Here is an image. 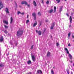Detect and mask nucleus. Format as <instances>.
<instances>
[{
    "mask_svg": "<svg viewBox=\"0 0 74 74\" xmlns=\"http://www.w3.org/2000/svg\"><path fill=\"white\" fill-rule=\"evenodd\" d=\"M68 56L69 58L70 59H72V56H71L70 54H69Z\"/></svg>",
    "mask_w": 74,
    "mask_h": 74,
    "instance_id": "nucleus-9",
    "label": "nucleus"
},
{
    "mask_svg": "<svg viewBox=\"0 0 74 74\" xmlns=\"http://www.w3.org/2000/svg\"><path fill=\"white\" fill-rule=\"evenodd\" d=\"M68 39H70V37H68Z\"/></svg>",
    "mask_w": 74,
    "mask_h": 74,
    "instance_id": "nucleus-51",
    "label": "nucleus"
},
{
    "mask_svg": "<svg viewBox=\"0 0 74 74\" xmlns=\"http://www.w3.org/2000/svg\"><path fill=\"white\" fill-rule=\"evenodd\" d=\"M62 11V8H61L60 9V12H61V11Z\"/></svg>",
    "mask_w": 74,
    "mask_h": 74,
    "instance_id": "nucleus-29",
    "label": "nucleus"
},
{
    "mask_svg": "<svg viewBox=\"0 0 74 74\" xmlns=\"http://www.w3.org/2000/svg\"><path fill=\"white\" fill-rule=\"evenodd\" d=\"M15 4L17 6V5L16 4V2H15Z\"/></svg>",
    "mask_w": 74,
    "mask_h": 74,
    "instance_id": "nucleus-47",
    "label": "nucleus"
},
{
    "mask_svg": "<svg viewBox=\"0 0 74 74\" xmlns=\"http://www.w3.org/2000/svg\"><path fill=\"white\" fill-rule=\"evenodd\" d=\"M70 63H72V61H70Z\"/></svg>",
    "mask_w": 74,
    "mask_h": 74,
    "instance_id": "nucleus-48",
    "label": "nucleus"
},
{
    "mask_svg": "<svg viewBox=\"0 0 74 74\" xmlns=\"http://www.w3.org/2000/svg\"><path fill=\"white\" fill-rule=\"evenodd\" d=\"M65 1H67L66 0H65Z\"/></svg>",
    "mask_w": 74,
    "mask_h": 74,
    "instance_id": "nucleus-56",
    "label": "nucleus"
},
{
    "mask_svg": "<svg viewBox=\"0 0 74 74\" xmlns=\"http://www.w3.org/2000/svg\"><path fill=\"white\" fill-rule=\"evenodd\" d=\"M69 27H71V25H69Z\"/></svg>",
    "mask_w": 74,
    "mask_h": 74,
    "instance_id": "nucleus-44",
    "label": "nucleus"
},
{
    "mask_svg": "<svg viewBox=\"0 0 74 74\" xmlns=\"http://www.w3.org/2000/svg\"><path fill=\"white\" fill-rule=\"evenodd\" d=\"M32 60L34 62H35L36 61V58L34 57V56L32 55Z\"/></svg>",
    "mask_w": 74,
    "mask_h": 74,
    "instance_id": "nucleus-4",
    "label": "nucleus"
},
{
    "mask_svg": "<svg viewBox=\"0 0 74 74\" xmlns=\"http://www.w3.org/2000/svg\"><path fill=\"white\" fill-rule=\"evenodd\" d=\"M73 13H72L71 14V15H73Z\"/></svg>",
    "mask_w": 74,
    "mask_h": 74,
    "instance_id": "nucleus-49",
    "label": "nucleus"
},
{
    "mask_svg": "<svg viewBox=\"0 0 74 74\" xmlns=\"http://www.w3.org/2000/svg\"><path fill=\"white\" fill-rule=\"evenodd\" d=\"M3 22L4 23L6 24V25H8V22L6 21H3Z\"/></svg>",
    "mask_w": 74,
    "mask_h": 74,
    "instance_id": "nucleus-13",
    "label": "nucleus"
},
{
    "mask_svg": "<svg viewBox=\"0 0 74 74\" xmlns=\"http://www.w3.org/2000/svg\"><path fill=\"white\" fill-rule=\"evenodd\" d=\"M71 74H73V72L72 71H71Z\"/></svg>",
    "mask_w": 74,
    "mask_h": 74,
    "instance_id": "nucleus-52",
    "label": "nucleus"
},
{
    "mask_svg": "<svg viewBox=\"0 0 74 74\" xmlns=\"http://www.w3.org/2000/svg\"><path fill=\"white\" fill-rule=\"evenodd\" d=\"M72 38H73V39H74V36L73 35H72Z\"/></svg>",
    "mask_w": 74,
    "mask_h": 74,
    "instance_id": "nucleus-38",
    "label": "nucleus"
},
{
    "mask_svg": "<svg viewBox=\"0 0 74 74\" xmlns=\"http://www.w3.org/2000/svg\"><path fill=\"white\" fill-rule=\"evenodd\" d=\"M53 69H55V67H53Z\"/></svg>",
    "mask_w": 74,
    "mask_h": 74,
    "instance_id": "nucleus-55",
    "label": "nucleus"
},
{
    "mask_svg": "<svg viewBox=\"0 0 74 74\" xmlns=\"http://www.w3.org/2000/svg\"><path fill=\"white\" fill-rule=\"evenodd\" d=\"M69 20L70 21V23H72V18H71V16H70V18H69Z\"/></svg>",
    "mask_w": 74,
    "mask_h": 74,
    "instance_id": "nucleus-14",
    "label": "nucleus"
},
{
    "mask_svg": "<svg viewBox=\"0 0 74 74\" xmlns=\"http://www.w3.org/2000/svg\"><path fill=\"white\" fill-rule=\"evenodd\" d=\"M32 16L34 17V20H36V13H34L32 14Z\"/></svg>",
    "mask_w": 74,
    "mask_h": 74,
    "instance_id": "nucleus-3",
    "label": "nucleus"
},
{
    "mask_svg": "<svg viewBox=\"0 0 74 74\" xmlns=\"http://www.w3.org/2000/svg\"><path fill=\"white\" fill-rule=\"evenodd\" d=\"M68 46H69V47H70V46H71L70 44H69L68 45Z\"/></svg>",
    "mask_w": 74,
    "mask_h": 74,
    "instance_id": "nucleus-37",
    "label": "nucleus"
},
{
    "mask_svg": "<svg viewBox=\"0 0 74 74\" xmlns=\"http://www.w3.org/2000/svg\"><path fill=\"white\" fill-rule=\"evenodd\" d=\"M10 20V23H12V21H13V18H12V17H11Z\"/></svg>",
    "mask_w": 74,
    "mask_h": 74,
    "instance_id": "nucleus-18",
    "label": "nucleus"
},
{
    "mask_svg": "<svg viewBox=\"0 0 74 74\" xmlns=\"http://www.w3.org/2000/svg\"><path fill=\"white\" fill-rule=\"evenodd\" d=\"M49 1H47V2H46V3L47 4H49Z\"/></svg>",
    "mask_w": 74,
    "mask_h": 74,
    "instance_id": "nucleus-28",
    "label": "nucleus"
},
{
    "mask_svg": "<svg viewBox=\"0 0 74 74\" xmlns=\"http://www.w3.org/2000/svg\"><path fill=\"white\" fill-rule=\"evenodd\" d=\"M19 7H21V6H20Z\"/></svg>",
    "mask_w": 74,
    "mask_h": 74,
    "instance_id": "nucleus-57",
    "label": "nucleus"
},
{
    "mask_svg": "<svg viewBox=\"0 0 74 74\" xmlns=\"http://www.w3.org/2000/svg\"><path fill=\"white\" fill-rule=\"evenodd\" d=\"M5 11L6 12L8 13V14L9 13V12L8 11V8H6Z\"/></svg>",
    "mask_w": 74,
    "mask_h": 74,
    "instance_id": "nucleus-11",
    "label": "nucleus"
},
{
    "mask_svg": "<svg viewBox=\"0 0 74 74\" xmlns=\"http://www.w3.org/2000/svg\"><path fill=\"white\" fill-rule=\"evenodd\" d=\"M42 4H44V2L42 0Z\"/></svg>",
    "mask_w": 74,
    "mask_h": 74,
    "instance_id": "nucleus-40",
    "label": "nucleus"
},
{
    "mask_svg": "<svg viewBox=\"0 0 74 74\" xmlns=\"http://www.w3.org/2000/svg\"><path fill=\"white\" fill-rule=\"evenodd\" d=\"M11 0L12 1L13 0Z\"/></svg>",
    "mask_w": 74,
    "mask_h": 74,
    "instance_id": "nucleus-58",
    "label": "nucleus"
},
{
    "mask_svg": "<svg viewBox=\"0 0 74 74\" xmlns=\"http://www.w3.org/2000/svg\"><path fill=\"white\" fill-rule=\"evenodd\" d=\"M54 10H56V7H55V6L54 7Z\"/></svg>",
    "mask_w": 74,
    "mask_h": 74,
    "instance_id": "nucleus-35",
    "label": "nucleus"
},
{
    "mask_svg": "<svg viewBox=\"0 0 74 74\" xmlns=\"http://www.w3.org/2000/svg\"><path fill=\"white\" fill-rule=\"evenodd\" d=\"M56 1L58 3H59L60 2V0H56Z\"/></svg>",
    "mask_w": 74,
    "mask_h": 74,
    "instance_id": "nucleus-26",
    "label": "nucleus"
},
{
    "mask_svg": "<svg viewBox=\"0 0 74 74\" xmlns=\"http://www.w3.org/2000/svg\"><path fill=\"white\" fill-rule=\"evenodd\" d=\"M3 4L2 3V1H0V10H1V8H3Z\"/></svg>",
    "mask_w": 74,
    "mask_h": 74,
    "instance_id": "nucleus-2",
    "label": "nucleus"
},
{
    "mask_svg": "<svg viewBox=\"0 0 74 74\" xmlns=\"http://www.w3.org/2000/svg\"><path fill=\"white\" fill-rule=\"evenodd\" d=\"M3 40H4V38H3V37L2 36L0 38V42H3Z\"/></svg>",
    "mask_w": 74,
    "mask_h": 74,
    "instance_id": "nucleus-7",
    "label": "nucleus"
},
{
    "mask_svg": "<svg viewBox=\"0 0 74 74\" xmlns=\"http://www.w3.org/2000/svg\"><path fill=\"white\" fill-rule=\"evenodd\" d=\"M50 55H51V53L50 52H48L47 53V56H50Z\"/></svg>",
    "mask_w": 74,
    "mask_h": 74,
    "instance_id": "nucleus-16",
    "label": "nucleus"
},
{
    "mask_svg": "<svg viewBox=\"0 0 74 74\" xmlns=\"http://www.w3.org/2000/svg\"><path fill=\"white\" fill-rule=\"evenodd\" d=\"M65 51H66V52L68 54H69V51H68V49L67 48H65Z\"/></svg>",
    "mask_w": 74,
    "mask_h": 74,
    "instance_id": "nucleus-15",
    "label": "nucleus"
},
{
    "mask_svg": "<svg viewBox=\"0 0 74 74\" xmlns=\"http://www.w3.org/2000/svg\"><path fill=\"white\" fill-rule=\"evenodd\" d=\"M55 26V23H52L51 24V29H53V27H54V26Z\"/></svg>",
    "mask_w": 74,
    "mask_h": 74,
    "instance_id": "nucleus-6",
    "label": "nucleus"
},
{
    "mask_svg": "<svg viewBox=\"0 0 74 74\" xmlns=\"http://www.w3.org/2000/svg\"><path fill=\"white\" fill-rule=\"evenodd\" d=\"M60 45L58 43H56V46L57 47H59Z\"/></svg>",
    "mask_w": 74,
    "mask_h": 74,
    "instance_id": "nucleus-24",
    "label": "nucleus"
},
{
    "mask_svg": "<svg viewBox=\"0 0 74 74\" xmlns=\"http://www.w3.org/2000/svg\"><path fill=\"white\" fill-rule=\"evenodd\" d=\"M27 7H30V5H28L27 4Z\"/></svg>",
    "mask_w": 74,
    "mask_h": 74,
    "instance_id": "nucleus-42",
    "label": "nucleus"
},
{
    "mask_svg": "<svg viewBox=\"0 0 74 74\" xmlns=\"http://www.w3.org/2000/svg\"><path fill=\"white\" fill-rule=\"evenodd\" d=\"M37 73L38 74H41V73H42V71L40 70H38L37 71Z\"/></svg>",
    "mask_w": 74,
    "mask_h": 74,
    "instance_id": "nucleus-12",
    "label": "nucleus"
},
{
    "mask_svg": "<svg viewBox=\"0 0 74 74\" xmlns=\"http://www.w3.org/2000/svg\"><path fill=\"white\" fill-rule=\"evenodd\" d=\"M26 23L27 24V23H29V20H28L26 21Z\"/></svg>",
    "mask_w": 74,
    "mask_h": 74,
    "instance_id": "nucleus-25",
    "label": "nucleus"
},
{
    "mask_svg": "<svg viewBox=\"0 0 74 74\" xmlns=\"http://www.w3.org/2000/svg\"><path fill=\"white\" fill-rule=\"evenodd\" d=\"M53 9H51L49 11V13H52V12L53 11Z\"/></svg>",
    "mask_w": 74,
    "mask_h": 74,
    "instance_id": "nucleus-20",
    "label": "nucleus"
},
{
    "mask_svg": "<svg viewBox=\"0 0 74 74\" xmlns=\"http://www.w3.org/2000/svg\"><path fill=\"white\" fill-rule=\"evenodd\" d=\"M19 14H21V13L20 12H18V15H19Z\"/></svg>",
    "mask_w": 74,
    "mask_h": 74,
    "instance_id": "nucleus-36",
    "label": "nucleus"
},
{
    "mask_svg": "<svg viewBox=\"0 0 74 74\" xmlns=\"http://www.w3.org/2000/svg\"><path fill=\"white\" fill-rule=\"evenodd\" d=\"M25 4V5H27V3L26 1H23L21 2V4Z\"/></svg>",
    "mask_w": 74,
    "mask_h": 74,
    "instance_id": "nucleus-5",
    "label": "nucleus"
},
{
    "mask_svg": "<svg viewBox=\"0 0 74 74\" xmlns=\"http://www.w3.org/2000/svg\"><path fill=\"white\" fill-rule=\"evenodd\" d=\"M51 74H54V73L53 72V70L51 71Z\"/></svg>",
    "mask_w": 74,
    "mask_h": 74,
    "instance_id": "nucleus-31",
    "label": "nucleus"
},
{
    "mask_svg": "<svg viewBox=\"0 0 74 74\" xmlns=\"http://www.w3.org/2000/svg\"><path fill=\"white\" fill-rule=\"evenodd\" d=\"M66 71L67 73L68 74H69L70 73V72H69V70H68Z\"/></svg>",
    "mask_w": 74,
    "mask_h": 74,
    "instance_id": "nucleus-27",
    "label": "nucleus"
},
{
    "mask_svg": "<svg viewBox=\"0 0 74 74\" xmlns=\"http://www.w3.org/2000/svg\"><path fill=\"white\" fill-rule=\"evenodd\" d=\"M38 15H39L40 16V15H41V13H40V12H39L38 13Z\"/></svg>",
    "mask_w": 74,
    "mask_h": 74,
    "instance_id": "nucleus-33",
    "label": "nucleus"
},
{
    "mask_svg": "<svg viewBox=\"0 0 74 74\" xmlns=\"http://www.w3.org/2000/svg\"><path fill=\"white\" fill-rule=\"evenodd\" d=\"M32 74V73L31 72H29L28 74Z\"/></svg>",
    "mask_w": 74,
    "mask_h": 74,
    "instance_id": "nucleus-45",
    "label": "nucleus"
},
{
    "mask_svg": "<svg viewBox=\"0 0 74 74\" xmlns=\"http://www.w3.org/2000/svg\"><path fill=\"white\" fill-rule=\"evenodd\" d=\"M3 66H4L3 64L1 63L0 64V67H3Z\"/></svg>",
    "mask_w": 74,
    "mask_h": 74,
    "instance_id": "nucleus-21",
    "label": "nucleus"
},
{
    "mask_svg": "<svg viewBox=\"0 0 74 74\" xmlns=\"http://www.w3.org/2000/svg\"><path fill=\"white\" fill-rule=\"evenodd\" d=\"M33 3L34 6H37V4H36V2L34 1Z\"/></svg>",
    "mask_w": 74,
    "mask_h": 74,
    "instance_id": "nucleus-17",
    "label": "nucleus"
},
{
    "mask_svg": "<svg viewBox=\"0 0 74 74\" xmlns=\"http://www.w3.org/2000/svg\"><path fill=\"white\" fill-rule=\"evenodd\" d=\"M56 12V10L54 9V11H53L54 13H55V12Z\"/></svg>",
    "mask_w": 74,
    "mask_h": 74,
    "instance_id": "nucleus-34",
    "label": "nucleus"
},
{
    "mask_svg": "<svg viewBox=\"0 0 74 74\" xmlns=\"http://www.w3.org/2000/svg\"><path fill=\"white\" fill-rule=\"evenodd\" d=\"M37 24V21H35V22L34 23V24L33 25V27H35V26H36V25Z\"/></svg>",
    "mask_w": 74,
    "mask_h": 74,
    "instance_id": "nucleus-10",
    "label": "nucleus"
},
{
    "mask_svg": "<svg viewBox=\"0 0 74 74\" xmlns=\"http://www.w3.org/2000/svg\"><path fill=\"white\" fill-rule=\"evenodd\" d=\"M36 32L37 33H38L39 35H41V31H39L38 32V31L37 30H36Z\"/></svg>",
    "mask_w": 74,
    "mask_h": 74,
    "instance_id": "nucleus-8",
    "label": "nucleus"
},
{
    "mask_svg": "<svg viewBox=\"0 0 74 74\" xmlns=\"http://www.w3.org/2000/svg\"><path fill=\"white\" fill-rule=\"evenodd\" d=\"M73 66H74V63L73 64Z\"/></svg>",
    "mask_w": 74,
    "mask_h": 74,
    "instance_id": "nucleus-53",
    "label": "nucleus"
},
{
    "mask_svg": "<svg viewBox=\"0 0 74 74\" xmlns=\"http://www.w3.org/2000/svg\"><path fill=\"white\" fill-rule=\"evenodd\" d=\"M21 14L22 15H24V13L23 12L22 13H21Z\"/></svg>",
    "mask_w": 74,
    "mask_h": 74,
    "instance_id": "nucleus-41",
    "label": "nucleus"
},
{
    "mask_svg": "<svg viewBox=\"0 0 74 74\" xmlns=\"http://www.w3.org/2000/svg\"><path fill=\"white\" fill-rule=\"evenodd\" d=\"M73 42H74V39L73 40Z\"/></svg>",
    "mask_w": 74,
    "mask_h": 74,
    "instance_id": "nucleus-54",
    "label": "nucleus"
},
{
    "mask_svg": "<svg viewBox=\"0 0 74 74\" xmlns=\"http://www.w3.org/2000/svg\"><path fill=\"white\" fill-rule=\"evenodd\" d=\"M70 34H71V33L69 32L68 34V37H70Z\"/></svg>",
    "mask_w": 74,
    "mask_h": 74,
    "instance_id": "nucleus-30",
    "label": "nucleus"
},
{
    "mask_svg": "<svg viewBox=\"0 0 74 74\" xmlns=\"http://www.w3.org/2000/svg\"><path fill=\"white\" fill-rule=\"evenodd\" d=\"M29 18V15H27V18Z\"/></svg>",
    "mask_w": 74,
    "mask_h": 74,
    "instance_id": "nucleus-43",
    "label": "nucleus"
},
{
    "mask_svg": "<svg viewBox=\"0 0 74 74\" xmlns=\"http://www.w3.org/2000/svg\"><path fill=\"white\" fill-rule=\"evenodd\" d=\"M4 33H5V34H7V30H5L4 31Z\"/></svg>",
    "mask_w": 74,
    "mask_h": 74,
    "instance_id": "nucleus-32",
    "label": "nucleus"
},
{
    "mask_svg": "<svg viewBox=\"0 0 74 74\" xmlns=\"http://www.w3.org/2000/svg\"><path fill=\"white\" fill-rule=\"evenodd\" d=\"M46 22H48V20H46Z\"/></svg>",
    "mask_w": 74,
    "mask_h": 74,
    "instance_id": "nucleus-46",
    "label": "nucleus"
},
{
    "mask_svg": "<svg viewBox=\"0 0 74 74\" xmlns=\"http://www.w3.org/2000/svg\"><path fill=\"white\" fill-rule=\"evenodd\" d=\"M33 47H34V45H32V46L30 48L31 49H33Z\"/></svg>",
    "mask_w": 74,
    "mask_h": 74,
    "instance_id": "nucleus-22",
    "label": "nucleus"
},
{
    "mask_svg": "<svg viewBox=\"0 0 74 74\" xmlns=\"http://www.w3.org/2000/svg\"><path fill=\"white\" fill-rule=\"evenodd\" d=\"M18 44V43H16V44H15V45L16 46Z\"/></svg>",
    "mask_w": 74,
    "mask_h": 74,
    "instance_id": "nucleus-50",
    "label": "nucleus"
},
{
    "mask_svg": "<svg viewBox=\"0 0 74 74\" xmlns=\"http://www.w3.org/2000/svg\"><path fill=\"white\" fill-rule=\"evenodd\" d=\"M27 63L28 64H31V61L30 60L29 61L27 62Z\"/></svg>",
    "mask_w": 74,
    "mask_h": 74,
    "instance_id": "nucleus-19",
    "label": "nucleus"
},
{
    "mask_svg": "<svg viewBox=\"0 0 74 74\" xmlns=\"http://www.w3.org/2000/svg\"><path fill=\"white\" fill-rule=\"evenodd\" d=\"M66 15L67 16H69V14L67 13L66 14Z\"/></svg>",
    "mask_w": 74,
    "mask_h": 74,
    "instance_id": "nucleus-39",
    "label": "nucleus"
},
{
    "mask_svg": "<svg viewBox=\"0 0 74 74\" xmlns=\"http://www.w3.org/2000/svg\"><path fill=\"white\" fill-rule=\"evenodd\" d=\"M23 32L22 30L18 31L16 34L17 37H19V36H22V35L23 34Z\"/></svg>",
    "mask_w": 74,
    "mask_h": 74,
    "instance_id": "nucleus-1",
    "label": "nucleus"
},
{
    "mask_svg": "<svg viewBox=\"0 0 74 74\" xmlns=\"http://www.w3.org/2000/svg\"><path fill=\"white\" fill-rule=\"evenodd\" d=\"M4 26L5 28H6V29H7L8 27V26H7L5 25H4Z\"/></svg>",
    "mask_w": 74,
    "mask_h": 74,
    "instance_id": "nucleus-23",
    "label": "nucleus"
}]
</instances>
